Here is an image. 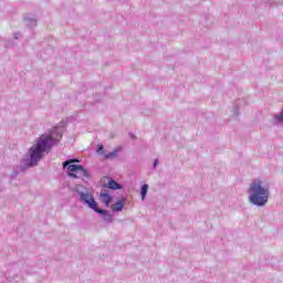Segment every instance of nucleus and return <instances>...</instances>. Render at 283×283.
<instances>
[{"label":"nucleus","mask_w":283,"mask_h":283,"mask_svg":"<svg viewBox=\"0 0 283 283\" xmlns=\"http://www.w3.org/2000/svg\"><path fill=\"white\" fill-rule=\"evenodd\" d=\"M67 174L69 177L73 179L83 180L84 178H90V172L81 165H70L67 167Z\"/></svg>","instance_id":"3"},{"label":"nucleus","mask_w":283,"mask_h":283,"mask_svg":"<svg viewBox=\"0 0 283 283\" xmlns=\"http://www.w3.org/2000/svg\"><path fill=\"white\" fill-rule=\"evenodd\" d=\"M99 200L101 202H103L106 207H109V205H112V196H109V193H107V191H102L99 193Z\"/></svg>","instance_id":"5"},{"label":"nucleus","mask_w":283,"mask_h":283,"mask_svg":"<svg viewBox=\"0 0 283 283\" xmlns=\"http://www.w3.org/2000/svg\"><path fill=\"white\" fill-rule=\"evenodd\" d=\"M113 216L112 214H106L105 216V220L107 221V222H112V220H113Z\"/></svg>","instance_id":"11"},{"label":"nucleus","mask_w":283,"mask_h":283,"mask_svg":"<svg viewBox=\"0 0 283 283\" xmlns=\"http://www.w3.org/2000/svg\"><path fill=\"white\" fill-rule=\"evenodd\" d=\"M157 166H158V159H155L154 167H157Z\"/></svg>","instance_id":"13"},{"label":"nucleus","mask_w":283,"mask_h":283,"mask_svg":"<svg viewBox=\"0 0 283 283\" xmlns=\"http://www.w3.org/2000/svg\"><path fill=\"white\" fill-rule=\"evenodd\" d=\"M73 163H80L78 159H70V160H66L64 161L62 165H63V168L65 169V167H70V165H74Z\"/></svg>","instance_id":"9"},{"label":"nucleus","mask_w":283,"mask_h":283,"mask_svg":"<svg viewBox=\"0 0 283 283\" xmlns=\"http://www.w3.org/2000/svg\"><path fill=\"white\" fill-rule=\"evenodd\" d=\"M125 207V199H122L114 205L111 206L112 211H123V208Z\"/></svg>","instance_id":"6"},{"label":"nucleus","mask_w":283,"mask_h":283,"mask_svg":"<svg viewBox=\"0 0 283 283\" xmlns=\"http://www.w3.org/2000/svg\"><path fill=\"white\" fill-rule=\"evenodd\" d=\"M80 198L82 202H85L88 205L90 209H94L96 213H102L103 216H106L107 211L103 209H98V203L96 200H94V197L87 192H81Z\"/></svg>","instance_id":"4"},{"label":"nucleus","mask_w":283,"mask_h":283,"mask_svg":"<svg viewBox=\"0 0 283 283\" xmlns=\"http://www.w3.org/2000/svg\"><path fill=\"white\" fill-rule=\"evenodd\" d=\"M104 149H105V148H104L103 146H98L97 151L103 154Z\"/></svg>","instance_id":"12"},{"label":"nucleus","mask_w":283,"mask_h":283,"mask_svg":"<svg viewBox=\"0 0 283 283\" xmlns=\"http://www.w3.org/2000/svg\"><path fill=\"white\" fill-rule=\"evenodd\" d=\"M52 145H54V138L52 136L41 137L29 150L31 165H36L43 158V154L52 149Z\"/></svg>","instance_id":"1"},{"label":"nucleus","mask_w":283,"mask_h":283,"mask_svg":"<svg viewBox=\"0 0 283 283\" xmlns=\"http://www.w3.org/2000/svg\"><path fill=\"white\" fill-rule=\"evenodd\" d=\"M116 156H118V150L105 155V158H116Z\"/></svg>","instance_id":"10"},{"label":"nucleus","mask_w":283,"mask_h":283,"mask_svg":"<svg viewBox=\"0 0 283 283\" xmlns=\"http://www.w3.org/2000/svg\"><path fill=\"white\" fill-rule=\"evenodd\" d=\"M147 189H149V186H148V185H144V186L142 187V191H140V193H142V200H145V197L147 196Z\"/></svg>","instance_id":"8"},{"label":"nucleus","mask_w":283,"mask_h":283,"mask_svg":"<svg viewBox=\"0 0 283 283\" xmlns=\"http://www.w3.org/2000/svg\"><path fill=\"white\" fill-rule=\"evenodd\" d=\"M250 193L249 200L252 205L263 207L265 202H269V188L263 187L261 180H255L250 186Z\"/></svg>","instance_id":"2"},{"label":"nucleus","mask_w":283,"mask_h":283,"mask_svg":"<svg viewBox=\"0 0 283 283\" xmlns=\"http://www.w3.org/2000/svg\"><path fill=\"white\" fill-rule=\"evenodd\" d=\"M108 189H120V185H118V182H116V180L111 179L108 180Z\"/></svg>","instance_id":"7"}]
</instances>
